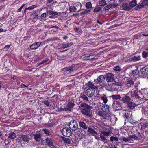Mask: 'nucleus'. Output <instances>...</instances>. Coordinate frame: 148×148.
<instances>
[{
    "label": "nucleus",
    "instance_id": "obj_43",
    "mask_svg": "<svg viewBox=\"0 0 148 148\" xmlns=\"http://www.w3.org/2000/svg\"><path fill=\"white\" fill-rule=\"evenodd\" d=\"M69 43L63 44L62 45V47L63 49H65L69 47Z\"/></svg>",
    "mask_w": 148,
    "mask_h": 148
},
{
    "label": "nucleus",
    "instance_id": "obj_44",
    "mask_svg": "<svg viewBox=\"0 0 148 148\" xmlns=\"http://www.w3.org/2000/svg\"><path fill=\"white\" fill-rule=\"evenodd\" d=\"M113 70L118 72H120L121 71V68L119 66H116L114 67L113 69Z\"/></svg>",
    "mask_w": 148,
    "mask_h": 148
},
{
    "label": "nucleus",
    "instance_id": "obj_7",
    "mask_svg": "<svg viewBox=\"0 0 148 148\" xmlns=\"http://www.w3.org/2000/svg\"><path fill=\"white\" fill-rule=\"evenodd\" d=\"M121 97L122 98L121 101L123 103H129L130 101V97L125 94L121 95Z\"/></svg>",
    "mask_w": 148,
    "mask_h": 148
},
{
    "label": "nucleus",
    "instance_id": "obj_20",
    "mask_svg": "<svg viewBox=\"0 0 148 148\" xmlns=\"http://www.w3.org/2000/svg\"><path fill=\"white\" fill-rule=\"evenodd\" d=\"M95 57L94 55L87 56L84 57L83 58L84 60H87L93 59Z\"/></svg>",
    "mask_w": 148,
    "mask_h": 148
},
{
    "label": "nucleus",
    "instance_id": "obj_10",
    "mask_svg": "<svg viewBox=\"0 0 148 148\" xmlns=\"http://www.w3.org/2000/svg\"><path fill=\"white\" fill-rule=\"evenodd\" d=\"M41 44V42H38L36 43L32 44L30 47V48L32 50H34L37 49Z\"/></svg>",
    "mask_w": 148,
    "mask_h": 148
},
{
    "label": "nucleus",
    "instance_id": "obj_40",
    "mask_svg": "<svg viewBox=\"0 0 148 148\" xmlns=\"http://www.w3.org/2000/svg\"><path fill=\"white\" fill-rule=\"evenodd\" d=\"M115 85L119 86H121L122 84L119 81H114V83H113Z\"/></svg>",
    "mask_w": 148,
    "mask_h": 148
},
{
    "label": "nucleus",
    "instance_id": "obj_9",
    "mask_svg": "<svg viewBox=\"0 0 148 148\" xmlns=\"http://www.w3.org/2000/svg\"><path fill=\"white\" fill-rule=\"evenodd\" d=\"M105 79V78L103 75L99 76L98 78L94 80L95 82L97 84H100L103 82Z\"/></svg>",
    "mask_w": 148,
    "mask_h": 148
},
{
    "label": "nucleus",
    "instance_id": "obj_58",
    "mask_svg": "<svg viewBox=\"0 0 148 148\" xmlns=\"http://www.w3.org/2000/svg\"><path fill=\"white\" fill-rule=\"evenodd\" d=\"M90 11V10H84V11L82 12L81 13V14H86L87 12V11Z\"/></svg>",
    "mask_w": 148,
    "mask_h": 148
},
{
    "label": "nucleus",
    "instance_id": "obj_61",
    "mask_svg": "<svg viewBox=\"0 0 148 148\" xmlns=\"http://www.w3.org/2000/svg\"><path fill=\"white\" fill-rule=\"evenodd\" d=\"M38 14H36L34 16V18H37L38 17Z\"/></svg>",
    "mask_w": 148,
    "mask_h": 148
},
{
    "label": "nucleus",
    "instance_id": "obj_45",
    "mask_svg": "<svg viewBox=\"0 0 148 148\" xmlns=\"http://www.w3.org/2000/svg\"><path fill=\"white\" fill-rule=\"evenodd\" d=\"M128 106L130 108H133L134 107V103L132 102H129L128 103Z\"/></svg>",
    "mask_w": 148,
    "mask_h": 148
},
{
    "label": "nucleus",
    "instance_id": "obj_41",
    "mask_svg": "<svg viewBox=\"0 0 148 148\" xmlns=\"http://www.w3.org/2000/svg\"><path fill=\"white\" fill-rule=\"evenodd\" d=\"M142 56L144 58H146L148 56V52H146L143 51L142 53Z\"/></svg>",
    "mask_w": 148,
    "mask_h": 148
},
{
    "label": "nucleus",
    "instance_id": "obj_23",
    "mask_svg": "<svg viewBox=\"0 0 148 148\" xmlns=\"http://www.w3.org/2000/svg\"><path fill=\"white\" fill-rule=\"evenodd\" d=\"M80 98L82 99L84 102H86L89 101L87 97L84 94H82L80 96Z\"/></svg>",
    "mask_w": 148,
    "mask_h": 148
},
{
    "label": "nucleus",
    "instance_id": "obj_51",
    "mask_svg": "<svg viewBox=\"0 0 148 148\" xmlns=\"http://www.w3.org/2000/svg\"><path fill=\"white\" fill-rule=\"evenodd\" d=\"M42 102L45 105H46L47 106H49V104L47 101H43Z\"/></svg>",
    "mask_w": 148,
    "mask_h": 148
},
{
    "label": "nucleus",
    "instance_id": "obj_24",
    "mask_svg": "<svg viewBox=\"0 0 148 148\" xmlns=\"http://www.w3.org/2000/svg\"><path fill=\"white\" fill-rule=\"evenodd\" d=\"M34 138L37 142H39L40 141L41 137L40 134H36L34 136Z\"/></svg>",
    "mask_w": 148,
    "mask_h": 148
},
{
    "label": "nucleus",
    "instance_id": "obj_8",
    "mask_svg": "<svg viewBox=\"0 0 148 148\" xmlns=\"http://www.w3.org/2000/svg\"><path fill=\"white\" fill-rule=\"evenodd\" d=\"M109 135L108 132L105 131H102L100 133V138L103 142L106 140V136H108Z\"/></svg>",
    "mask_w": 148,
    "mask_h": 148
},
{
    "label": "nucleus",
    "instance_id": "obj_18",
    "mask_svg": "<svg viewBox=\"0 0 148 148\" xmlns=\"http://www.w3.org/2000/svg\"><path fill=\"white\" fill-rule=\"evenodd\" d=\"M122 8L123 10L127 11H129L131 9L129 4L126 3H124L122 4Z\"/></svg>",
    "mask_w": 148,
    "mask_h": 148
},
{
    "label": "nucleus",
    "instance_id": "obj_29",
    "mask_svg": "<svg viewBox=\"0 0 148 148\" xmlns=\"http://www.w3.org/2000/svg\"><path fill=\"white\" fill-rule=\"evenodd\" d=\"M62 140L65 143L69 144L71 143L70 140L68 138L63 137Z\"/></svg>",
    "mask_w": 148,
    "mask_h": 148
},
{
    "label": "nucleus",
    "instance_id": "obj_39",
    "mask_svg": "<svg viewBox=\"0 0 148 148\" xmlns=\"http://www.w3.org/2000/svg\"><path fill=\"white\" fill-rule=\"evenodd\" d=\"M49 60V59L47 58H45L44 60L42 61L41 62L38 64V65L39 66L47 62Z\"/></svg>",
    "mask_w": 148,
    "mask_h": 148
},
{
    "label": "nucleus",
    "instance_id": "obj_63",
    "mask_svg": "<svg viewBox=\"0 0 148 148\" xmlns=\"http://www.w3.org/2000/svg\"><path fill=\"white\" fill-rule=\"evenodd\" d=\"M63 38L64 39H66L67 38V36H64L63 37Z\"/></svg>",
    "mask_w": 148,
    "mask_h": 148
},
{
    "label": "nucleus",
    "instance_id": "obj_62",
    "mask_svg": "<svg viewBox=\"0 0 148 148\" xmlns=\"http://www.w3.org/2000/svg\"><path fill=\"white\" fill-rule=\"evenodd\" d=\"M145 97H146V98L148 100V93L145 95Z\"/></svg>",
    "mask_w": 148,
    "mask_h": 148
},
{
    "label": "nucleus",
    "instance_id": "obj_49",
    "mask_svg": "<svg viewBox=\"0 0 148 148\" xmlns=\"http://www.w3.org/2000/svg\"><path fill=\"white\" fill-rule=\"evenodd\" d=\"M55 125V123L53 122H52L47 125V127H51Z\"/></svg>",
    "mask_w": 148,
    "mask_h": 148
},
{
    "label": "nucleus",
    "instance_id": "obj_21",
    "mask_svg": "<svg viewBox=\"0 0 148 148\" xmlns=\"http://www.w3.org/2000/svg\"><path fill=\"white\" fill-rule=\"evenodd\" d=\"M88 131L89 134L93 135L97 132L94 129L90 128H88Z\"/></svg>",
    "mask_w": 148,
    "mask_h": 148
},
{
    "label": "nucleus",
    "instance_id": "obj_3",
    "mask_svg": "<svg viewBox=\"0 0 148 148\" xmlns=\"http://www.w3.org/2000/svg\"><path fill=\"white\" fill-rule=\"evenodd\" d=\"M69 127L73 131L76 130L78 128L77 121L75 120L71 121L69 124Z\"/></svg>",
    "mask_w": 148,
    "mask_h": 148
},
{
    "label": "nucleus",
    "instance_id": "obj_27",
    "mask_svg": "<svg viewBox=\"0 0 148 148\" xmlns=\"http://www.w3.org/2000/svg\"><path fill=\"white\" fill-rule=\"evenodd\" d=\"M137 2L136 0H133L130 3V7H133L136 5Z\"/></svg>",
    "mask_w": 148,
    "mask_h": 148
},
{
    "label": "nucleus",
    "instance_id": "obj_5",
    "mask_svg": "<svg viewBox=\"0 0 148 148\" xmlns=\"http://www.w3.org/2000/svg\"><path fill=\"white\" fill-rule=\"evenodd\" d=\"M73 101H69L67 105L64 107V109L65 111H70L74 105Z\"/></svg>",
    "mask_w": 148,
    "mask_h": 148
},
{
    "label": "nucleus",
    "instance_id": "obj_16",
    "mask_svg": "<svg viewBox=\"0 0 148 148\" xmlns=\"http://www.w3.org/2000/svg\"><path fill=\"white\" fill-rule=\"evenodd\" d=\"M140 4L138 5L137 7V9H139L143 7L145 5H147L148 3L147 0H143L140 2Z\"/></svg>",
    "mask_w": 148,
    "mask_h": 148
},
{
    "label": "nucleus",
    "instance_id": "obj_50",
    "mask_svg": "<svg viewBox=\"0 0 148 148\" xmlns=\"http://www.w3.org/2000/svg\"><path fill=\"white\" fill-rule=\"evenodd\" d=\"M86 105H88L87 104H86L85 103H82L81 104H80L79 105V107H84V108L86 106Z\"/></svg>",
    "mask_w": 148,
    "mask_h": 148
},
{
    "label": "nucleus",
    "instance_id": "obj_31",
    "mask_svg": "<svg viewBox=\"0 0 148 148\" xmlns=\"http://www.w3.org/2000/svg\"><path fill=\"white\" fill-rule=\"evenodd\" d=\"M132 95L133 97H135L136 98H138L139 97L138 92L136 91H134V93L132 94Z\"/></svg>",
    "mask_w": 148,
    "mask_h": 148
},
{
    "label": "nucleus",
    "instance_id": "obj_57",
    "mask_svg": "<svg viewBox=\"0 0 148 148\" xmlns=\"http://www.w3.org/2000/svg\"><path fill=\"white\" fill-rule=\"evenodd\" d=\"M47 16V14L46 13H44L42 14L41 15V17H44L45 18Z\"/></svg>",
    "mask_w": 148,
    "mask_h": 148
},
{
    "label": "nucleus",
    "instance_id": "obj_48",
    "mask_svg": "<svg viewBox=\"0 0 148 148\" xmlns=\"http://www.w3.org/2000/svg\"><path fill=\"white\" fill-rule=\"evenodd\" d=\"M101 8L100 7L96 8L94 9V12H97L101 10Z\"/></svg>",
    "mask_w": 148,
    "mask_h": 148
},
{
    "label": "nucleus",
    "instance_id": "obj_6",
    "mask_svg": "<svg viewBox=\"0 0 148 148\" xmlns=\"http://www.w3.org/2000/svg\"><path fill=\"white\" fill-rule=\"evenodd\" d=\"M95 92V89L93 88H89L87 89L86 93L88 96L90 97L94 95Z\"/></svg>",
    "mask_w": 148,
    "mask_h": 148
},
{
    "label": "nucleus",
    "instance_id": "obj_56",
    "mask_svg": "<svg viewBox=\"0 0 148 148\" xmlns=\"http://www.w3.org/2000/svg\"><path fill=\"white\" fill-rule=\"evenodd\" d=\"M93 136H94L95 139H99L98 134L97 132L96 133V134L94 135Z\"/></svg>",
    "mask_w": 148,
    "mask_h": 148
},
{
    "label": "nucleus",
    "instance_id": "obj_2",
    "mask_svg": "<svg viewBox=\"0 0 148 148\" xmlns=\"http://www.w3.org/2000/svg\"><path fill=\"white\" fill-rule=\"evenodd\" d=\"M81 112L83 114L88 117L90 116L92 114V110L89 105H86L83 109H82Z\"/></svg>",
    "mask_w": 148,
    "mask_h": 148
},
{
    "label": "nucleus",
    "instance_id": "obj_32",
    "mask_svg": "<svg viewBox=\"0 0 148 148\" xmlns=\"http://www.w3.org/2000/svg\"><path fill=\"white\" fill-rule=\"evenodd\" d=\"M49 14L51 15L56 16L58 15V14L56 12H55L51 10H49L48 12Z\"/></svg>",
    "mask_w": 148,
    "mask_h": 148
},
{
    "label": "nucleus",
    "instance_id": "obj_60",
    "mask_svg": "<svg viewBox=\"0 0 148 148\" xmlns=\"http://www.w3.org/2000/svg\"><path fill=\"white\" fill-rule=\"evenodd\" d=\"M136 71H137V70H132V74L133 75H135L136 74Z\"/></svg>",
    "mask_w": 148,
    "mask_h": 148
},
{
    "label": "nucleus",
    "instance_id": "obj_37",
    "mask_svg": "<svg viewBox=\"0 0 148 148\" xmlns=\"http://www.w3.org/2000/svg\"><path fill=\"white\" fill-rule=\"evenodd\" d=\"M106 4V1L104 0H102L100 1L99 3V5L101 6L104 5Z\"/></svg>",
    "mask_w": 148,
    "mask_h": 148
},
{
    "label": "nucleus",
    "instance_id": "obj_33",
    "mask_svg": "<svg viewBox=\"0 0 148 148\" xmlns=\"http://www.w3.org/2000/svg\"><path fill=\"white\" fill-rule=\"evenodd\" d=\"M128 121L130 123L132 124H136L137 123L136 121L132 120L131 118H130L129 119H128Z\"/></svg>",
    "mask_w": 148,
    "mask_h": 148
},
{
    "label": "nucleus",
    "instance_id": "obj_14",
    "mask_svg": "<svg viewBox=\"0 0 148 148\" xmlns=\"http://www.w3.org/2000/svg\"><path fill=\"white\" fill-rule=\"evenodd\" d=\"M78 122L80 127L85 130L88 128V126L84 121H79Z\"/></svg>",
    "mask_w": 148,
    "mask_h": 148
},
{
    "label": "nucleus",
    "instance_id": "obj_64",
    "mask_svg": "<svg viewBox=\"0 0 148 148\" xmlns=\"http://www.w3.org/2000/svg\"><path fill=\"white\" fill-rule=\"evenodd\" d=\"M112 148H117V147L115 145H112Z\"/></svg>",
    "mask_w": 148,
    "mask_h": 148
},
{
    "label": "nucleus",
    "instance_id": "obj_22",
    "mask_svg": "<svg viewBox=\"0 0 148 148\" xmlns=\"http://www.w3.org/2000/svg\"><path fill=\"white\" fill-rule=\"evenodd\" d=\"M8 137L11 139H14L16 137V134L13 132H10L8 134Z\"/></svg>",
    "mask_w": 148,
    "mask_h": 148
},
{
    "label": "nucleus",
    "instance_id": "obj_4",
    "mask_svg": "<svg viewBox=\"0 0 148 148\" xmlns=\"http://www.w3.org/2000/svg\"><path fill=\"white\" fill-rule=\"evenodd\" d=\"M62 133L64 136L69 137L71 135V132L68 128L65 127L62 129Z\"/></svg>",
    "mask_w": 148,
    "mask_h": 148
},
{
    "label": "nucleus",
    "instance_id": "obj_1",
    "mask_svg": "<svg viewBox=\"0 0 148 148\" xmlns=\"http://www.w3.org/2000/svg\"><path fill=\"white\" fill-rule=\"evenodd\" d=\"M101 109L102 111L97 112V114L102 119L109 120L110 117V115L107 113V112L109 110V106L106 105H104L102 106Z\"/></svg>",
    "mask_w": 148,
    "mask_h": 148
},
{
    "label": "nucleus",
    "instance_id": "obj_53",
    "mask_svg": "<svg viewBox=\"0 0 148 148\" xmlns=\"http://www.w3.org/2000/svg\"><path fill=\"white\" fill-rule=\"evenodd\" d=\"M25 5L24 4H23L22 5L18 10L17 12H21Z\"/></svg>",
    "mask_w": 148,
    "mask_h": 148
},
{
    "label": "nucleus",
    "instance_id": "obj_36",
    "mask_svg": "<svg viewBox=\"0 0 148 148\" xmlns=\"http://www.w3.org/2000/svg\"><path fill=\"white\" fill-rule=\"evenodd\" d=\"M86 6L87 8H90L92 7V4L90 2H88L86 3Z\"/></svg>",
    "mask_w": 148,
    "mask_h": 148
},
{
    "label": "nucleus",
    "instance_id": "obj_15",
    "mask_svg": "<svg viewBox=\"0 0 148 148\" xmlns=\"http://www.w3.org/2000/svg\"><path fill=\"white\" fill-rule=\"evenodd\" d=\"M138 135L137 136L135 135H132L129 136L130 141L132 140H138L139 139V137H141V135L139 132H138Z\"/></svg>",
    "mask_w": 148,
    "mask_h": 148
},
{
    "label": "nucleus",
    "instance_id": "obj_25",
    "mask_svg": "<svg viewBox=\"0 0 148 148\" xmlns=\"http://www.w3.org/2000/svg\"><path fill=\"white\" fill-rule=\"evenodd\" d=\"M101 99L102 100L104 103H106L108 101L107 97L104 95H102L101 97Z\"/></svg>",
    "mask_w": 148,
    "mask_h": 148
},
{
    "label": "nucleus",
    "instance_id": "obj_30",
    "mask_svg": "<svg viewBox=\"0 0 148 148\" xmlns=\"http://www.w3.org/2000/svg\"><path fill=\"white\" fill-rule=\"evenodd\" d=\"M110 140L111 142L113 141H118V138L116 136H111L110 137Z\"/></svg>",
    "mask_w": 148,
    "mask_h": 148
},
{
    "label": "nucleus",
    "instance_id": "obj_11",
    "mask_svg": "<svg viewBox=\"0 0 148 148\" xmlns=\"http://www.w3.org/2000/svg\"><path fill=\"white\" fill-rule=\"evenodd\" d=\"M110 98H112L113 100L114 101H117L120 100L121 98V96L119 95H113L110 96Z\"/></svg>",
    "mask_w": 148,
    "mask_h": 148
},
{
    "label": "nucleus",
    "instance_id": "obj_54",
    "mask_svg": "<svg viewBox=\"0 0 148 148\" xmlns=\"http://www.w3.org/2000/svg\"><path fill=\"white\" fill-rule=\"evenodd\" d=\"M134 83V82L131 80H129L128 81V84H130V85H133Z\"/></svg>",
    "mask_w": 148,
    "mask_h": 148
},
{
    "label": "nucleus",
    "instance_id": "obj_42",
    "mask_svg": "<svg viewBox=\"0 0 148 148\" xmlns=\"http://www.w3.org/2000/svg\"><path fill=\"white\" fill-rule=\"evenodd\" d=\"M141 129L142 130H144L146 127L147 124L146 123L141 124Z\"/></svg>",
    "mask_w": 148,
    "mask_h": 148
},
{
    "label": "nucleus",
    "instance_id": "obj_26",
    "mask_svg": "<svg viewBox=\"0 0 148 148\" xmlns=\"http://www.w3.org/2000/svg\"><path fill=\"white\" fill-rule=\"evenodd\" d=\"M88 86L90 88H93L94 89L97 88L96 87L94 86V84L90 81L88 82Z\"/></svg>",
    "mask_w": 148,
    "mask_h": 148
},
{
    "label": "nucleus",
    "instance_id": "obj_55",
    "mask_svg": "<svg viewBox=\"0 0 148 148\" xmlns=\"http://www.w3.org/2000/svg\"><path fill=\"white\" fill-rule=\"evenodd\" d=\"M64 109L63 108H62L61 107H60L59 108H58V109L57 110V111L58 112H61L63 111H64Z\"/></svg>",
    "mask_w": 148,
    "mask_h": 148
},
{
    "label": "nucleus",
    "instance_id": "obj_46",
    "mask_svg": "<svg viewBox=\"0 0 148 148\" xmlns=\"http://www.w3.org/2000/svg\"><path fill=\"white\" fill-rule=\"evenodd\" d=\"M37 7V5H32V6H29V7H28V8H26V9H25V10H27V9L28 10L33 9L34 8H36Z\"/></svg>",
    "mask_w": 148,
    "mask_h": 148
},
{
    "label": "nucleus",
    "instance_id": "obj_38",
    "mask_svg": "<svg viewBox=\"0 0 148 148\" xmlns=\"http://www.w3.org/2000/svg\"><path fill=\"white\" fill-rule=\"evenodd\" d=\"M44 132V133L47 135H50V133L48 129H44L43 130Z\"/></svg>",
    "mask_w": 148,
    "mask_h": 148
},
{
    "label": "nucleus",
    "instance_id": "obj_59",
    "mask_svg": "<svg viewBox=\"0 0 148 148\" xmlns=\"http://www.w3.org/2000/svg\"><path fill=\"white\" fill-rule=\"evenodd\" d=\"M10 47V46L9 45H7L5 46L4 49H5L7 50H8L9 49Z\"/></svg>",
    "mask_w": 148,
    "mask_h": 148
},
{
    "label": "nucleus",
    "instance_id": "obj_19",
    "mask_svg": "<svg viewBox=\"0 0 148 148\" xmlns=\"http://www.w3.org/2000/svg\"><path fill=\"white\" fill-rule=\"evenodd\" d=\"M21 139L24 142L26 143H28L29 141V138L28 137V136L27 135H22L20 137Z\"/></svg>",
    "mask_w": 148,
    "mask_h": 148
},
{
    "label": "nucleus",
    "instance_id": "obj_47",
    "mask_svg": "<svg viewBox=\"0 0 148 148\" xmlns=\"http://www.w3.org/2000/svg\"><path fill=\"white\" fill-rule=\"evenodd\" d=\"M130 113L129 112H126L125 114V116L126 119H128H128H129L130 118H131L130 116Z\"/></svg>",
    "mask_w": 148,
    "mask_h": 148
},
{
    "label": "nucleus",
    "instance_id": "obj_17",
    "mask_svg": "<svg viewBox=\"0 0 148 148\" xmlns=\"http://www.w3.org/2000/svg\"><path fill=\"white\" fill-rule=\"evenodd\" d=\"M131 61L136 62L139 61L141 60L140 55L134 56L131 58L129 59Z\"/></svg>",
    "mask_w": 148,
    "mask_h": 148
},
{
    "label": "nucleus",
    "instance_id": "obj_34",
    "mask_svg": "<svg viewBox=\"0 0 148 148\" xmlns=\"http://www.w3.org/2000/svg\"><path fill=\"white\" fill-rule=\"evenodd\" d=\"M74 70L73 68L72 67H69L66 68V72H67L73 71Z\"/></svg>",
    "mask_w": 148,
    "mask_h": 148
},
{
    "label": "nucleus",
    "instance_id": "obj_12",
    "mask_svg": "<svg viewBox=\"0 0 148 148\" xmlns=\"http://www.w3.org/2000/svg\"><path fill=\"white\" fill-rule=\"evenodd\" d=\"M107 79L109 82H112L114 80V75L112 73H108L107 75Z\"/></svg>",
    "mask_w": 148,
    "mask_h": 148
},
{
    "label": "nucleus",
    "instance_id": "obj_35",
    "mask_svg": "<svg viewBox=\"0 0 148 148\" xmlns=\"http://www.w3.org/2000/svg\"><path fill=\"white\" fill-rule=\"evenodd\" d=\"M122 140L124 142H129L130 141L129 136V137H123Z\"/></svg>",
    "mask_w": 148,
    "mask_h": 148
},
{
    "label": "nucleus",
    "instance_id": "obj_52",
    "mask_svg": "<svg viewBox=\"0 0 148 148\" xmlns=\"http://www.w3.org/2000/svg\"><path fill=\"white\" fill-rule=\"evenodd\" d=\"M112 4L108 5L105 6L104 8L105 10H108L112 6Z\"/></svg>",
    "mask_w": 148,
    "mask_h": 148
},
{
    "label": "nucleus",
    "instance_id": "obj_28",
    "mask_svg": "<svg viewBox=\"0 0 148 148\" xmlns=\"http://www.w3.org/2000/svg\"><path fill=\"white\" fill-rule=\"evenodd\" d=\"M69 10L71 12H75L77 11V8L74 6H71L69 8Z\"/></svg>",
    "mask_w": 148,
    "mask_h": 148
},
{
    "label": "nucleus",
    "instance_id": "obj_13",
    "mask_svg": "<svg viewBox=\"0 0 148 148\" xmlns=\"http://www.w3.org/2000/svg\"><path fill=\"white\" fill-rule=\"evenodd\" d=\"M46 141L47 145L48 146H49L50 147L51 146V147H54V145H53V141L51 138L47 137L46 138Z\"/></svg>",
    "mask_w": 148,
    "mask_h": 148
}]
</instances>
